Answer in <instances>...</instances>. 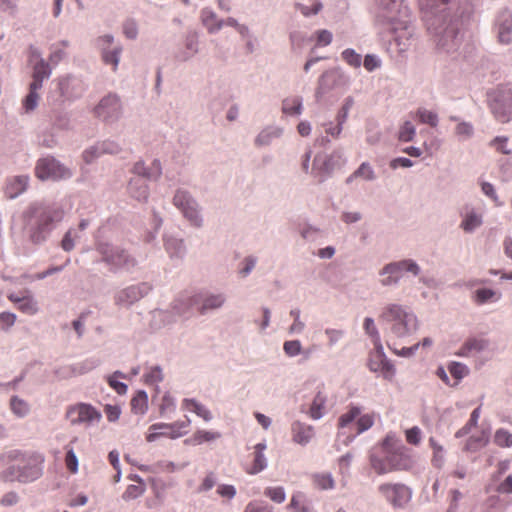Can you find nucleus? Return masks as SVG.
Returning a JSON list of instances; mask_svg holds the SVG:
<instances>
[{
  "label": "nucleus",
  "mask_w": 512,
  "mask_h": 512,
  "mask_svg": "<svg viewBox=\"0 0 512 512\" xmlns=\"http://www.w3.org/2000/svg\"><path fill=\"white\" fill-rule=\"evenodd\" d=\"M421 13L437 48L456 51L462 42V17L470 13L467 0H421Z\"/></svg>",
  "instance_id": "1"
},
{
  "label": "nucleus",
  "mask_w": 512,
  "mask_h": 512,
  "mask_svg": "<svg viewBox=\"0 0 512 512\" xmlns=\"http://www.w3.org/2000/svg\"><path fill=\"white\" fill-rule=\"evenodd\" d=\"M122 150L121 146L111 140H105L102 142H97L93 146L87 148L83 152V159L87 164L92 163L95 159L99 158L102 155H116L120 153Z\"/></svg>",
  "instance_id": "20"
},
{
  "label": "nucleus",
  "mask_w": 512,
  "mask_h": 512,
  "mask_svg": "<svg viewBox=\"0 0 512 512\" xmlns=\"http://www.w3.org/2000/svg\"><path fill=\"white\" fill-rule=\"evenodd\" d=\"M129 195L140 202H146L149 198V186L147 180L141 177H133L128 183Z\"/></svg>",
  "instance_id": "31"
},
{
  "label": "nucleus",
  "mask_w": 512,
  "mask_h": 512,
  "mask_svg": "<svg viewBox=\"0 0 512 512\" xmlns=\"http://www.w3.org/2000/svg\"><path fill=\"white\" fill-rule=\"evenodd\" d=\"M489 107L494 118L500 123L512 120V84L498 86L489 93Z\"/></svg>",
  "instance_id": "7"
},
{
  "label": "nucleus",
  "mask_w": 512,
  "mask_h": 512,
  "mask_svg": "<svg viewBox=\"0 0 512 512\" xmlns=\"http://www.w3.org/2000/svg\"><path fill=\"white\" fill-rule=\"evenodd\" d=\"M172 204L191 227L201 229L204 226L202 207L187 189H176L172 197Z\"/></svg>",
  "instance_id": "5"
},
{
  "label": "nucleus",
  "mask_w": 512,
  "mask_h": 512,
  "mask_svg": "<svg viewBox=\"0 0 512 512\" xmlns=\"http://www.w3.org/2000/svg\"><path fill=\"white\" fill-rule=\"evenodd\" d=\"M183 407L192 410L199 417L203 418L206 422L212 419L211 412L201 403L195 399L186 398L183 400Z\"/></svg>",
  "instance_id": "44"
},
{
  "label": "nucleus",
  "mask_w": 512,
  "mask_h": 512,
  "mask_svg": "<svg viewBox=\"0 0 512 512\" xmlns=\"http://www.w3.org/2000/svg\"><path fill=\"white\" fill-rule=\"evenodd\" d=\"M354 176H358V178H363L366 181H374L376 179V174L368 162H363L354 171Z\"/></svg>",
  "instance_id": "61"
},
{
  "label": "nucleus",
  "mask_w": 512,
  "mask_h": 512,
  "mask_svg": "<svg viewBox=\"0 0 512 512\" xmlns=\"http://www.w3.org/2000/svg\"><path fill=\"white\" fill-rule=\"evenodd\" d=\"M123 112V103L120 96L116 93H108L102 97L93 109L95 117L107 124L119 121Z\"/></svg>",
  "instance_id": "12"
},
{
  "label": "nucleus",
  "mask_w": 512,
  "mask_h": 512,
  "mask_svg": "<svg viewBox=\"0 0 512 512\" xmlns=\"http://www.w3.org/2000/svg\"><path fill=\"white\" fill-rule=\"evenodd\" d=\"M227 301V296L223 292H208L202 296V303L199 308V312L202 315L207 314L210 311L218 310L224 306Z\"/></svg>",
  "instance_id": "29"
},
{
  "label": "nucleus",
  "mask_w": 512,
  "mask_h": 512,
  "mask_svg": "<svg viewBox=\"0 0 512 512\" xmlns=\"http://www.w3.org/2000/svg\"><path fill=\"white\" fill-rule=\"evenodd\" d=\"M416 135L415 126L410 121H405L398 132V139L402 142H410Z\"/></svg>",
  "instance_id": "58"
},
{
  "label": "nucleus",
  "mask_w": 512,
  "mask_h": 512,
  "mask_svg": "<svg viewBox=\"0 0 512 512\" xmlns=\"http://www.w3.org/2000/svg\"><path fill=\"white\" fill-rule=\"evenodd\" d=\"M11 413L20 419L26 418L31 413L30 403L18 395H12L9 399Z\"/></svg>",
  "instance_id": "36"
},
{
  "label": "nucleus",
  "mask_w": 512,
  "mask_h": 512,
  "mask_svg": "<svg viewBox=\"0 0 512 512\" xmlns=\"http://www.w3.org/2000/svg\"><path fill=\"white\" fill-rule=\"evenodd\" d=\"M117 378H125V374L121 371H115L113 374L107 376V382L109 386L116 391L119 395H124L127 392V385L121 381H118Z\"/></svg>",
  "instance_id": "50"
},
{
  "label": "nucleus",
  "mask_w": 512,
  "mask_h": 512,
  "mask_svg": "<svg viewBox=\"0 0 512 512\" xmlns=\"http://www.w3.org/2000/svg\"><path fill=\"white\" fill-rule=\"evenodd\" d=\"M98 358H88L82 362H79L73 366V372L78 375L86 374L100 365Z\"/></svg>",
  "instance_id": "51"
},
{
  "label": "nucleus",
  "mask_w": 512,
  "mask_h": 512,
  "mask_svg": "<svg viewBox=\"0 0 512 512\" xmlns=\"http://www.w3.org/2000/svg\"><path fill=\"white\" fill-rule=\"evenodd\" d=\"M283 135V129L278 126H267L262 129L254 140L257 147L268 146L273 140L280 138Z\"/></svg>",
  "instance_id": "34"
},
{
  "label": "nucleus",
  "mask_w": 512,
  "mask_h": 512,
  "mask_svg": "<svg viewBox=\"0 0 512 512\" xmlns=\"http://www.w3.org/2000/svg\"><path fill=\"white\" fill-rule=\"evenodd\" d=\"M18 309L27 315H35L39 311L38 303L32 295H25Z\"/></svg>",
  "instance_id": "55"
},
{
  "label": "nucleus",
  "mask_w": 512,
  "mask_h": 512,
  "mask_svg": "<svg viewBox=\"0 0 512 512\" xmlns=\"http://www.w3.org/2000/svg\"><path fill=\"white\" fill-rule=\"evenodd\" d=\"M96 251L101 255L102 262L110 266L111 271L114 272L118 270L131 272L138 264L136 258L127 250L109 242H98Z\"/></svg>",
  "instance_id": "4"
},
{
  "label": "nucleus",
  "mask_w": 512,
  "mask_h": 512,
  "mask_svg": "<svg viewBox=\"0 0 512 512\" xmlns=\"http://www.w3.org/2000/svg\"><path fill=\"white\" fill-rule=\"evenodd\" d=\"M314 484L322 489L328 490L334 487V480L331 474H316L313 477Z\"/></svg>",
  "instance_id": "64"
},
{
  "label": "nucleus",
  "mask_w": 512,
  "mask_h": 512,
  "mask_svg": "<svg viewBox=\"0 0 512 512\" xmlns=\"http://www.w3.org/2000/svg\"><path fill=\"white\" fill-rule=\"evenodd\" d=\"M450 121L456 122L454 133L459 141H467L474 135V126L472 123L461 120L458 116H450Z\"/></svg>",
  "instance_id": "38"
},
{
  "label": "nucleus",
  "mask_w": 512,
  "mask_h": 512,
  "mask_svg": "<svg viewBox=\"0 0 512 512\" xmlns=\"http://www.w3.org/2000/svg\"><path fill=\"white\" fill-rule=\"evenodd\" d=\"M494 29L497 40L502 45L512 43V12L508 9H502L496 16Z\"/></svg>",
  "instance_id": "19"
},
{
  "label": "nucleus",
  "mask_w": 512,
  "mask_h": 512,
  "mask_svg": "<svg viewBox=\"0 0 512 512\" xmlns=\"http://www.w3.org/2000/svg\"><path fill=\"white\" fill-rule=\"evenodd\" d=\"M56 85L58 97L54 98L52 95L47 98L48 101L52 98L53 105H59L64 101H73L78 99L83 95L87 88L86 84L80 77L71 74L59 77L56 80Z\"/></svg>",
  "instance_id": "10"
},
{
  "label": "nucleus",
  "mask_w": 512,
  "mask_h": 512,
  "mask_svg": "<svg viewBox=\"0 0 512 512\" xmlns=\"http://www.w3.org/2000/svg\"><path fill=\"white\" fill-rule=\"evenodd\" d=\"M63 216V209L56 204L41 201L31 203L23 212L29 240L34 244L44 243Z\"/></svg>",
  "instance_id": "2"
},
{
  "label": "nucleus",
  "mask_w": 512,
  "mask_h": 512,
  "mask_svg": "<svg viewBox=\"0 0 512 512\" xmlns=\"http://www.w3.org/2000/svg\"><path fill=\"white\" fill-rule=\"evenodd\" d=\"M176 317L177 316L174 314L172 309L171 311L156 309L152 312L153 324L158 327L174 323L176 321Z\"/></svg>",
  "instance_id": "45"
},
{
  "label": "nucleus",
  "mask_w": 512,
  "mask_h": 512,
  "mask_svg": "<svg viewBox=\"0 0 512 512\" xmlns=\"http://www.w3.org/2000/svg\"><path fill=\"white\" fill-rule=\"evenodd\" d=\"M379 495L393 508H404L412 498V490L403 483H382L378 486Z\"/></svg>",
  "instance_id": "14"
},
{
  "label": "nucleus",
  "mask_w": 512,
  "mask_h": 512,
  "mask_svg": "<svg viewBox=\"0 0 512 512\" xmlns=\"http://www.w3.org/2000/svg\"><path fill=\"white\" fill-rule=\"evenodd\" d=\"M460 215L462 220L460 222L459 227L465 233H474L484 223L483 214L473 207H465L464 211L461 212Z\"/></svg>",
  "instance_id": "25"
},
{
  "label": "nucleus",
  "mask_w": 512,
  "mask_h": 512,
  "mask_svg": "<svg viewBox=\"0 0 512 512\" xmlns=\"http://www.w3.org/2000/svg\"><path fill=\"white\" fill-rule=\"evenodd\" d=\"M42 88L43 87L41 86H34L32 84H29V92L23 100V109L25 113H31L37 108L40 100L39 91Z\"/></svg>",
  "instance_id": "40"
},
{
  "label": "nucleus",
  "mask_w": 512,
  "mask_h": 512,
  "mask_svg": "<svg viewBox=\"0 0 512 512\" xmlns=\"http://www.w3.org/2000/svg\"><path fill=\"white\" fill-rule=\"evenodd\" d=\"M43 462L44 458L42 456L22 458L18 462L19 483H31L39 479L43 474Z\"/></svg>",
  "instance_id": "17"
},
{
  "label": "nucleus",
  "mask_w": 512,
  "mask_h": 512,
  "mask_svg": "<svg viewBox=\"0 0 512 512\" xmlns=\"http://www.w3.org/2000/svg\"><path fill=\"white\" fill-rule=\"evenodd\" d=\"M350 77L340 67L325 70L317 80L315 99L320 102L322 98L333 90H346L350 85Z\"/></svg>",
  "instance_id": "9"
},
{
  "label": "nucleus",
  "mask_w": 512,
  "mask_h": 512,
  "mask_svg": "<svg viewBox=\"0 0 512 512\" xmlns=\"http://www.w3.org/2000/svg\"><path fill=\"white\" fill-rule=\"evenodd\" d=\"M386 461L388 462V465H390V470L392 472L408 470L411 468L413 463L404 446H400L393 451H387Z\"/></svg>",
  "instance_id": "24"
},
{
  "label": "nucleus",
  "mask_w": 512,
  "mask_h": 512,
  "mask_svg": "<svg viewBox=\"0 0 512 512\" xmlns=\"http://www.w3.org/2000/svg\"><path fill=\"white\" fill-rule=\"evenodd\" d=\"M342 59L351 67L359 68L362 64V57L352 48H347L341 53Z\"/></svg>",
  "instance_id": "57"
},
{
  "label": "nucleus",
  "mask_w": 512,
  "mask_h": 512,
  "mask_svg": "<svg viewBox=\"0 0 512 512\" xmlns=\"http://www.w3.org/2000/svg\"><path fill=\"white\" fill-rule=\"evenodd\" d=\"M404 272L418 276L421 273V268L413 259L389 262L379 270L381 277L379 282L383 287L397 286Z\"/></svg>",
  "instance_id": "8"
},
{
  "label": "nucleus",
  "mask_w": 512,
  "mask_h": 512,
  "mask_svg": "<svg viewBox=\"0 0 512 512\" xmlns=\"http://www.w3.org/2000/svg\"><path fill=\"white\" fill-rule=\"evenodd\" d=\"M488 346L489 341L487 339L470 337L462 344L456 352V355L460 357H470L486 350Z\"/></svg>",
  "instance_id": "30"
},
{
  "label": "nucleus",
  "mask_w": 512,
  "mask_h": 512,
  "mask_svg": "<svg viewBox=\"0 0 512 512\" xmlns=\"http://www.w3.org/2000/svg\"><path fill=\"white\" fill-rule=\"evenodd\" d=\"M356 419H357V421L355 423L356 431L345 436V438L343 439L344 446H348L357 435L370 429L374 424V419L369 414H365V415L360 414Z\"/></svg>",
  "instance_id": "37"
},
{
  "label": "nucleus",
  "mask_w": 512,
  "mask_h": 512,
  "mask_svg": "<svg viewBox=\"0 0 512 512\" xmlns=\"http://www.w3.org/2000/svg\"><path fill=\"white\" fill-rule=\"evenodd\" d=\"M200 18L209 34L218 33L224 26V20L219 19L217 14L210 8L202 9Z\"/></svg>",
  "instance_id": "32"
},
{
  "label": "nucleus",
  "mask_w": 512,
  "mask_h": 512,
  "mask_svg": "<svg viewBox=\"0 0 512 512\" xmlns=\"http://www.w3.org/2000/svg\"><path fill=\"white\" fill-rule=\"evenodd\" d=\"M131 408L135 414H144L148 408V395L144 390H139L131 399Z\"/></svg>",
  "instance_id": "48"
},
{
  "label": "nucleus",
  "mask_w": 512,
  "mask_h": 512,
  "mask_svg": "<svg viewBox=\"0 0 512 512\" xmlns=\"http://www.w3.org/2000/svg\"><path fill=\"white\" fill-rule=\"evenodd\" d=\"M310 4H304L300 2H296L294 7L297 11H299L304 17L308 18L320 13L323 9V3L321 0H308Z\"/></svg>",
  "instance_id": "42"
},
{
  "label": "nucleus",
  "mask_w": 512,
  "mask_h": 512,
  "mask_svg": "<svg viewBox=\"0 0 512 512\" xmlns=\"http://www.w3.org/2000/svg\"><path fill=\"white\" fill-rule=\"evenodd\" d=\"M303 111V99L301 96L285 98L282 101V112L290 116H299Z\"/></svg>",
  "instance_id": "39"
},
{
  "label": "nucleus",
  "mask_w": 512,
  "mask_h": 512,
  "mask_svg": "<svg viewBox=\"0 0 512 512\" xmlns=\"http://www.w3.org/2000/svg\"><path fill=\"white\" fill-rule=\"evenodd\" d=\"M404 18H396L394 15H379L390 25L394 35V42L399 53L408 51L414 43L415 28L406 14L401 12Z\"/></svg>",
  "instance_id": "6"
},
{
  "label": "nucleus",
  "mask_w": 512,
  "mask_h": 512,
  "mask_svg": "<svg viewBox=\"0 0 512 512\" xmlns=\"http://www.w3.org/2000/svg\"><path fill=\"white\" fill-rule=\"evenodd\" d=\"M429 445L433 450V456L431 459L432 465L437 469H442L445 464L444 447L439 444L433 437L429 438Z\"/></svg>",
  "instance_id": "43"
},
{
  "label": "nucleus",
  "mask_w": 512,
  "mask_h": 512,
  "mask_svg": "<svg viewBox=\"0 0 512 512\" xmlns=\"http://www.w3.org/2000/svg\"><path fill=\"white\" fill-rule=\"evenodd\" d=\"M220 437L219 433L199 430L195 432L190 438H187L184 442L188 445H200L203 442L213 441Z\"/></svg>",
  "instance_id": "47"
},
{
  "label": "nucleus",
  "mask_w": 512,
  "mask_h": 512,
  "mask_svg": "<svg viewBox=\"0 0 512 512\" xmlns=\"http://www.w3.org/2000/svg\"><path fill=\"white\" fill-rule=\"evenodd\" d=\"M379 319L386 326V343L389 348H391L390 339L411 336L419 328L415 313L408 307L396 303L387 304L379 315Z\"/></svg>",
  "instance_id": "3"
},
{
  "label": "nucleus",
  "mask_w": 512,
  "mask_h": 512,
  "mask_svg": "<svg viewBox=\"0 0 512 512\" xmlns=\"http://www.w3.org/2000/svg\"><path fill=\"white\" fill-rule=\"evenodd\" d=\"M183 50L176 55V59L180 62H187L199 52V35L195 30H190L185 34Z\"/></svg>",
  "instance_id": "26"
},
{
  "label": "nucleus",
  "mask_w": 512,
  "mask_h": 512,
  "mask_svg": "<svg viewBox=\"0 0 512 512\" xmlns=\"http://www.w3.org/2000/svg\"><path fill=\"white\" fill-rule=\"evenodd\" d=\"M500 296V294H497L492 289L482 288L475 291L473 299L477 304L483 305L489 301H497L500 299Z\"/></svg>",
  "instance_id": "49"
},
{
  "label": "nucleus",
  "mask_w": 512,
  "mask_h": 512,
  "mask_svg": "<svg viewBox=\"0 0 512 512\" xmlns=\"http://www.w3.org/2000/svg\"><path fill=\"white\" fill-rule=\"evenodd\" d=\"M288 508L292 509L294 512H314L312 504L301 492L293 494Z\"/></svg>",
  "instance_id": "41"
},
{
  "label": "nucleus",
  "mask_w": 512,
  "mask_h": 512,
  "mask_svg": "<svg viewBox=\"0 0 512 512\" xmlns=\"http://www.w3.org/2000/svg\"><path fill=\"white\" fill-rule=\"evenodd\" d=\"M18 473V463L10 464L0 472V481L4 483L19 482Z\"/></svg>",
  "instance_id": "53"
},
{
  "label": "nucleus",
  "mask_w": 512,
  "mask_h": 512,
  "mask_svg": "<svg viewBox=\"0 0 512 512\" xmlns=\"http://www.w3.org/2000/svg\"><path fill=\"white\" fill-rule=\"evenodd\" d=\"M162 241L164 249L170 259L182 260L185 257L187 253V247L183 238L171 232L165 231L162 236Z\"/></svg>",
  "instance_id": "21"
},
{
  "label": "nucleus",
  "mask_w": 512,
  "mask_h": 512,
  "mask_svg": "<svg viewBox=\"0 0 512 512\" xmlns=\"http://www.w3.org/2000/svg\"><path fill=\"white\" fill-rule=\"evenodd\" d=\"M489 145L493 147L496 151L503 153L505 155L512 154V150L508 148V137L506 136L495 137L490 141Z\"/></svg>",
  "instance_id": "63"
},
{
  "label": "nucleus",
  "mask_w": 512,
  "mask_h": 512,
  "mask_svg": "<svg viewBox=\"0 0 512 512\" xmlns=\"http://www.w3.org/2000/svg\"><path fill=\"white\" fill-rule=\"evenodd\" d=\"M328 397L322 390H318L315 394L312 403L306 412L307 415L313 420H319L325 415V407Z\"/></svg>",
  "instance_id": "33"
},
{
  "label": "nucleus",
  "mask_w": 512,
  "mask_h": 512,
  "mask_svg": "<svg viewBox=\"0 0 512 512\" xmlns=\"http://www.w3.org/2000/svg\"><path fill=\"white\" fill-rule=\"evenodd\" d=\"M35 175L40 180L59 181L71 178L73 172L54 157L47 156L37 161Z\"/></svg>",
  "instance_id": "13"
},
{
  "label": "nucleus",
  "mask_w": 512,
  "mask_h": 512,
  "mask_svg": "<svg viewBox=\"0 0 512 512\" xmlns=\"http://www.w3.org/2000/svg\"><path fill=\"white\" fill-rule=\"evenodd\" d=\"M361 407L351 405L349 410L342 414L338 420V428L339 432L337 434V442H341L343 444V439L350 433H353L352 430L355 427V420L361 414Z\"/></svg>",
  "instance_id": "23"
},
{
  "label": "nucleus",
  "mask_w": 512,
  "mask_h": 512,
  "mask_svg": "<svg viewBox=\"0 0 512 512\" xmlns=\"http://www.w3.org/2000/svg\"><path fill=\"white\" fill-rule=\"evenodd\" d=\"M218 482V477L215 472L209 471L206 473L205 477L202 479L201 483L196 489V493L203 494L210 490H212Z\"/></svg>",
  "instance_id": "52"
},
{
  "label": "nucleus",
  "mask_w": 512,
  "mask_h": 512,
  "mask_svg": "<svg viewBox=\"0 0 512 512\" xmlns=\"http://www.w3.org/2000/svg\"><path fill=\"white\" fill-rule=\"evenodd\" d=\"M30 178L28 175H16L7 178L4 187V193L7 198L15 199L23 194L29 186Z\"/></svg>",
  "instance_id": "27"
},
{
  "label": "nucleus",
  "mask_w": 512,
  "mask_h": 512,
  "mask_svg": "<svg viewBox=\"0 0 512 512\" xmlns=\"http://www.w3.org/2000/svg\"><path fill=\"white\" fill-rule=\"evenodd\" d=\"M52 74V67L48 61H40L32 66V82L34 86L43 87L45 80L49 79Z\"/></svg>",
  "instance_id": "35"
},
{
  "label": "nucleus",
  "mask_w": 512,
  "mask_h": 512,
  "mask_svg": "<svg viewBox=\"0 0 512 512\" xmlns=\"http://www.w3.org/2000/svg\"><path fill=\"white\" fill-rule=\"evenodd\" d=\"M494 442L500 447H511L512 434L506 429H498L494 435Z\"/></svg>",
  "instance_id": "62"
},
{
  "label": "nucleus",
  "mask_w": 512,
  "mask_h": 512,
  "mask_svg": "<svg viewBox=\"0 0 512 512\" xmlns=\"http://www.w3.org/2000/svg\"><path fill=\"white\" fill-rule=\"evenodd\" d=\"M480 417V408L477 407L474 409L470 415L469 421L455 433L456 438H462L467 435L473 427H475L478 423Z\"/></svg>",
  "instance_id": "56"
},
{
  "label": "nucleus",
  "mask_w": 512,
  "mask_h": 512,
  "mask_svg": "<svg viewBox=\"0 0 512 512\" xmlns=\"http://www.w3.org/2000/svg\"><path fill=\"white\" fill-rule=\"evenodd\" d=\"M291 433L292 440L301 446H306L315 436V430L312 425L298 420L291 424Z\"/></svg>",
  "instance_id": "28"
},
{
  "label": "nucleus",
  "mask_w": 512,
  "mask_h": 512,
  "mask_svg": "<svg viewBox=\"0 0 512 512\" xmlns=\"http://www.w3.org/2000/svg\"><path fill=\"white\" fill-rule=\"evenodd\" d=\"M192 305L193 301L189 296H181L173 301L171 309L177 317H180L188 314Z\"/></svg>",
  "instance_id": "46"
},
{
  "label": "nucleus",
  "mask_w": 512,
  "mask_h": 512,
  "mask_svg": "<svg viewBox=\"0 0 512 512\" xmlns=\"http://www.w3.org/2000/svg\"><path fill=\"white\" fill-rule=\"evenodd\" d=\"M150 290L151 286L146 282L130 285L115 293L114 302L117 306L130 307L146 296Z\"/></svg>",
  "instance_id": "16"
},
{
  "label": "nucleus",
  "mask_w": 512,
  "mask_h": 512,
  "mask_svg": "<svg viewBox=\"0 0 512 512\" xmlns=\"http://www.w3.org/2000/svg\"><path fill=\"white\" fill-rule=\"evenodd\" d=\"M190 424V420L186 421H177L171 424L167 423H155L150 427V430H160L162 428H170L171 432H152L147 436L148 442H154L160 436H167L172 439H176L181 437L185 432H182V429H186Z\"/></svg>",
  "instance_id": "22"
},
{
  "label": "nucleus",
  "mask_w": 512,
  "mask_h": 512,
  "mask_svg": "<svg viewBox=\"0 0 512 512\" xmlns=\"http://www.w3.org/2000/svg\"><path fill=\"white\" fill-rule=\"evenodd\" d=\"M264 495L275 503H283L286 499V493L283 487H267L264 490Z\"/></svg>",
  "instance_id": "59"
},
{
  "label": "nucleus",
  "mask_w": 512,
  "mask_h": 512,
  "mask_svg": "<svg viewBox=\"0 0 512 512\" xmlns=\"http://www.w3.org/2000/svg\"><path fill=\"white\" fill-rule=\"evenodd\" d=\"M344 162L345 160L340 150H335L329 155H317L313 161V172L319 177V182H324Z\"/></svg>",
  "instance_id": "15"
},
{
  "label": "nucleus",
  "mask_w": 512,
  "mask_h": 512,
  "mask_svg": "<svg viewBox=\"0 0 512 512\" xmlns=\"http://www.w3.org/2000/svg\"><path fill=\"white\" fill-rule=\"evenodd\" d=\"M417 117L422 123L428 124L431 127H436L438 125V115L433 111L420 108L417 110Z\"/></svg>",
  "instance_id": "60"
},
{
  "label": "nucleus",
  "mask_w": 512,
  "mask_h": 512,
  "mask_svg": "<svg viewBox=\"0 0 512 512\" xmlns=\"http://www.w3.org/2000/svg\"><path fill=\"white\" fill-rule=\"evenodd\" d=\"M67 417L70 419L72 425H91L100 421L101 413L89 404L80 403L69 408L67 411Z\"/></svg>",
  "instance_id": "18"
},
{
  "label": "nucleus",
  "mask_w": 512,
  "mask_h": 512,
  "mask_svg": "<svg viewBox=\"0 0 512 512\" xmlns=\"http://www.w3.org/2000/svg\"><path fill=\"white\" fill-rule=\"evenodd\" d=\"M370 465L378 475H385L392 472L390 470V465H388V462L386 461V455L382 458L372 455L370 457Z\"/></svg>",
  "instance_id": "54"
},
{
  "label": "nucleus",
  "mask_w": 512,
  "mask_h": 512,
  "mask_svg": "<svg viewBox=\"0 0 512 512\" xmlns=\"http://www.w3.org/2000/svg\"><path fill=\"white\" fill-rule=\"evenodd\" d=\"M94 45L100 53L102 62L110 65L112 71L116 72L123 52L121 42L116 41L112 34H104L95 38Z\"/></svg>",
  "instance_id": "11"
}]
</instances>
